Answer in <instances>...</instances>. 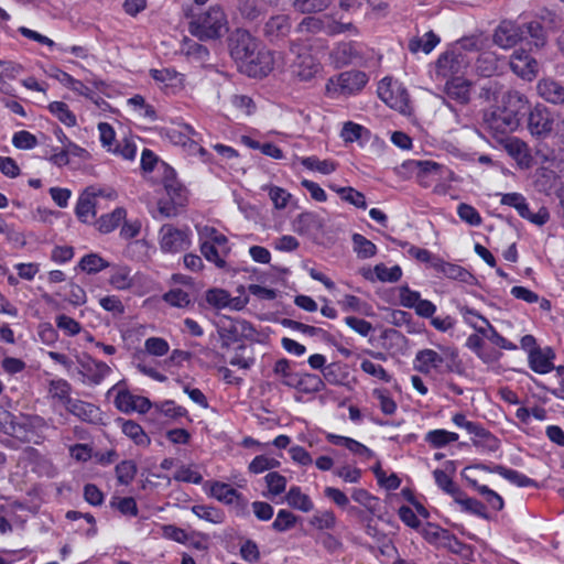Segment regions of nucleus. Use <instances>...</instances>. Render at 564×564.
Wrapping results in <instances>:
<instances>
[{
    "label": "nucleus",
    "mask_w": 564,
    "mask_h": 564,
    "mask_svg": "<svg viewBox=\"0 0 564 564\" xmlns=\"http://www.w3.org/2000/svg\"><path fill=\"white\" fill-rule=\"evenodd\" d=\"M189 18L188 30L200 41L220 39L228 31L227 17L218 6L203 13H192Z\"/></svg>",
    "instance_id": "f257e3e1"
},
{
    "label": "nucleus",
    "mask_w": 564,
    "mask_h": 564,
    "mask_svg": "<svg viewBox=\"0 0 564 564\" xmlns=\"http://www.w3.org/2000/svg\"><path fill=\"white\" fill-rule=\"evenodd\" d=\"M557 112L543 104H536L532 107L527 116V129L530 135L539 142H544L551 138L555 120L557 119Z\"/></svg>",
    "instance_id": "f03ea898"
},
{
    "label": "nucleus",
    "mask_w": 564,
    "mask_h": 564,
    "mask_svg": "<svg viewBox=\"0 0 564 564\" xmlns=\"http://www.w3.org/2000/svg\"><path fill=\"white\" fill-rule=\"evenodd\" d=\"M217 333L221 339V347L229 348L232 344L242 339H252L256 329L251 323L245 319L224 316L217 323Z\"/></svg>",
    "instance_id": "7ed1b4c3"
},
{
    "label": "nucleus",
    "mask_w": 564,
    "mask_h": 564,
    "mask_svg": "<svg viewBox=\"0 0 564 564\" xmlns=\"http://www.w3.org/2000/svg\"><path fill=\"white\" fill-rule=\"evenodd\" d=\"M259 42L251 33L245 29H236L228 37V48L230 56L238 64L239 68L252 57Z\"/></svg>",
    "instance_id": "20e7f679"
},
{
    "label": "nucleus",
    "mask_w": 564,
    "mask_h": 564,
    "mask_svg": "<svg viewBox=\"0 0 564 564\" xmlns=\"http://www.w3.org/2000/svg\"><path fill=\"white\" fill-rule=\"evenodd\" d=\"M536 50L527 51L524 48H517L510 56V68L520 78L532 82L540 73L541 63L535 56Z\"/></svg>",
    "instance_id": "39448f33"
},
{
    "label": "nucleus",
    "mask_w": 564,
    "mask_h": 564,
    "mask_svg": "<svg viewBox=\"0 0 564 564\" xmlns=\"http://www.w3.org/2000/svg\"><path fill=\"white\" fill-rule=\"evenodd\" d=\"M482 127L492 137L498 138L499 135L513 132L518 129L519 124L511 116L507 115V111L499 104L484 111Z\"/></svg>",
    "instance_id": "423d86ee"
},
{
    "label": "nucleus",
    "mask_w": 564,
    "mask_h": 564,
    "mask_svg": "<svg viewBox=\"0 0 564 564\" xmlns=\"http://www.w3.org/2000/svg\"><path fill=\"white\" fill-rule=\"evenodd\" d=\"M444 91L446 95V98L443 99L444 104L454 112H457V109L451 101H455L460 106H465L469 102L470 84L460 76H454L451 80H447Z\"/></svg>",
    "instance_id": "0eeeda50"
},
{
    "label": "nucleus",
    "mask_w": 564,
    "mask_h": 564,
    "mask_svg": "<svg viewBox=\"0 0 564 564\" xmlns=\"http://www.w3.org/2000/svg\"><path fill=\"white\" fill-rule=\"evenodd\" d=\"M379 97L392 109L405 112L409 107V95L399 85L392 84L387 78L382 79L378 87Z\"/></svg>",
    "instance_id": "6e6552de"
},
{
    "label": "nucleus",
    "mask_w": 564,
    "mask_h": 564,
    "mask_svg": "<svg viewBox=\"0 0 564 564\" xmlns=\"http://www.w3.org/2000/svg\"><path fill=\"white\" fill-rule=\"evenodd\" d=\"M551 137L558 149L550 148L546 144H539L535 154L542 163L553 162L558 158L560 153L564 152V116L561 112H557V119L555 120Z\"/></svg>",
    "instance_id": "1a4fd4ad"
},
{
    "label": "nucleus",
    "mask_w": 564,
    "mask_h": 564,
    "mask_svg": "<svg viewBox=\"0 0 564 564\" xmlns=\"http://www.w3.org/2000/svg\"><path fill=\"white\" fill-rule=\"evenodd\" d=\"M0 432L15 437L22 442H30V433L26 420L18 421V417L7 409L0 406Z\"/></svg>",
    "instance_id": "9d476101"
},
{
    "label": "nucleus",
    "mask_w": 564,
    "mask_h": 564,
    "mask_svg": "<svg viewBox=\"0 0 564 564\" xmlns=\"http://www.w3.org/2000/svg\"><path fill=\"white\" fill-rule=\"evenodd\" d=\"M273 67V57L267 50H254L252 57L240 67L241 72L246 73L250 77H263L267 76Z\"/></svg>",
    "instance_id": "9b49d317"
},
{
    "label": "nucleus",
    "mask_w": 564,
    "mask_h": 564,
    "mask_svg": "<svg viewBox=\"0 0 564 564\" xmlns=\"http://www.w3.org/2000/svg\"><path fill=\"white\" fill-rule=\"evenodd\" d=\"M292 30V21L288 14L271 15L262 26V35L271 43L284 40Z\"/></svg>",
    "instance_id": "f8f14e48"
},
{
    "label": "nucleus",
    "mask_w": 564,
    "mask_h": 564,
    "mask_svg": "<svg viewBox=\"0 0 564 564\" xmlns=\"http://www.w3.org/2000/svg\"><path fill=\"white\" fill-rule=\"evenodd\" d=\"M160 245L164 252H180L185 250L189 245V239L186 232L173 227L172 225H163L160 230Z\"/></svg>",
    "instance_id": "ddd939ff"
},
{
    "label": "nucleus",
    "mask_w": 564,
    "mask_h": 564,
    "mask_svg": "<svg viewBox=\"0 0 564 564\" xmlns=\"http://www.w3.org/2000/svg\"><path fill=\"white\" fill-rule=\"evenodd\" d=\"M500 105L507 111V115L520 126L522 117L529 106L527 96L518 90H508L501 96Z\"/></svg>",
    "instance_id": "4468645a"
},
{
    "label": "nucleus",
    "mask_w": 564,
    "mask_h": 564,
    "mask_svg": "<svg viewBox=\"0 0 564 564\" xmlns=\"http://www.w3.org/2000/svg\"><path fill=\"white\" fill-rule=\"evenodd\" d=\"M519 25L522 39H530L531 45L536 52L541 51L546 45L547 34L536 13H534L530 20L519 23Z\"/></svg>",
    "instance_id": "2eb2a0df"
},
{
    "label": "nucleus",
    "mask_w": 564,
    "mask_h": 564,
    "mask_svg": "<svg viewBox=\"0 0 564 564\" xmlns=\"http://www.w3.org/2000/svg\"><path fill=\"white\" fill-rule=\"evenodd\" d=\"M102 195L100 189L87 187L79 196L75 214L83 223H90L96 216V198Z\"/></svg>",
    "instance_id": "dca6fc26"
},
{
    "label": "nucleus",
    "mask_w": 564,
    "mask_h": 564,
    "mask_svg": "<svg viewBox=\"0 0 564 564\" xmlns=\"http://www.w3.org/2000/svg\"><path fill=\"white\" fill-rule=\"evenodd\" d=\"M538 95L547 104L564 106V85L553 78H542L536 85Z\"/></svg>",
    "instance_id": "f3484780"
},
{
    "label": "nucleus",
    "mask_w": 564,
    "mask_h": 564,
    "mask_svg": "<svg viewBox=\"0 0 564 564\" xmlns=\"http://www.w3.org/2000/svg\"><path fill=\"white\" fill-rule=\"evenodd\" d=\"M518 23L503 21L496 29L494 42L502 48H510L523 41Z\"/></svg>",
    "instance_id": "a211bd4d"
},
{
    "label": "nucleus",
    "mask_w": 564,
    "mask_h": 564,
    "mask_svg": "<svg viewBox=\"0 0 564 564\" xmlns=\"http://www.w3.org/2000/svg\"><path fill=\"white\" fill-rule=\"evenodd\" d=\"M336 83L341 94L351 95L365 87L368 76L361 70H347L338 75Z\"/></svg>",
    "instance_id": "6ab92c4d"
},
{
    "label": "nucleus",
    "mask_w": 564,
    "mask_h": 564,
    "mask_svg": "<svg viewBox=\"0 0 564 564\" xmlns=\"http://www.w3.org/2000/svg\"><path fill=\"white\" fill-rule=\"evenodd\" d=\"M79 365L83 376L94 384H99L111 371L106 362L96 360L89 356L84 357L79 361Z\"/></svg>",
    "instance_id": "aec40b11"
},
{
    "label": "nucleus",
    "mask_w": 564,
    "mask_h": 564,
    "mask_svg": "<svg viewBox=\"0 0 564 564\" xmlns=\"http://www.w3.org/2000/svg\"><path fill=\"white\" fill-rule=\"evenodd\" d=\"M66 410L87 423H97L100 420L99 408L82 400H67Z\"/></svg>",
    "instance_id": "412c9836"
},
{
    "label": "nucleus",
    "mask_w": 564,
    "mask_h": 564,
    "mask_svg": "<svg viewBox=\"0 0 564 564\" xmlns=\"http://www.w3.org/2000/svg\"><path fill=\"white\" fill-rule=\"evenodd\" d=\"M293 225L299 234L322 232L325 227V219L316 213L305 212L294 219Z\"/></svg>",
    "instance_id": "4be33fe9"
},
{
    "label": "nucleus",
    "mask_w": 564,
    "mask_h": 564,
    "mask_svg": "<svg viewBox=\"0 0 564 564\" xmlns=\"http://www.w3.org/2000/svg\"><path fill=\"white\" fill-rule=\"evenodd\" d=\"M260 0H237L236 11L243 22L253 24L259 23L265 14V10Z\"/></svg>",
    "instance_id": "5701e85b"
},
{
    "label": "nucleus",
    "mask_w": 564,
    "mask_h": 564,
    "mask_svg": "<svg viewBox=\"0 0 564 564\" xmlns=\"http://www.w3.org/2000/svg\"><path fill=\"white\" fill-rule=\"evenodd\" d=\"M421 534L430 543L441 542L443 546H448L449 549H452L453 545H460L456 536L451 534L448 530L442 529L431 522H427L425 527L422 528Z\"/></svg>",
    "instance_id": "b1692460"
},
{
    "label": "nucleus",
    "mask_w": 564,
    "mask_h": 564,
    "mask_svg": "<svg viewBox=\"0 0 564 564\" xmlns=\"http://www.w3.org/2000/svg\"><path fill=\"white\" fill-rule=\"evenodd\" d=\"M438 74L443 76L457 75L466 67L465 58L462 54L446 52L442 54L436 63Z\"/></svg>",
    "instance_id": "393cba45"
},
{
    "label": "nucleus",
    "mask_w": 564,
    "mask_h": 564,
    "mask_svg": "<svg viewBox=\"0 0 564 564\" xmlns=\"http://www.w3.org/2000/svg\"><path fill=\"white\" fill-rule=\"evenodd\" d=\"M555 354L551 348L533 349L529 354L530 368L538 373H547L554 369Z\"/></svg>",
    "instance_id": "a878e982"
},
{
    "label": "nucleus",
    "mask_w": 564,
    "mask_h": 564,
    "mask_svg": "<svg viewBox=\"0 0 564 564\" xmlns=\"http://www.w3.org/2000/svg\"><path fill=\"white\" fill-rule=\"evenodd\" d=\"M434 269L443 273L446 278L457 280L467 284H474L475 276L465 268L444 261L443 259H435Z\"/></svg>",
    "instance_id": "bb28decb"
},
{
    "label": "nucleus",
    "mask_w": 564,
    "mask_h": 564,
    "mask_svg": "<svg viewBox=\"0 0 564 564\" xmlns=\"http://www.w3.org/2000/svg\"><path fill=\"white\" fill-rule=\"evenodd\" d=\"M116 424L120 427L121 432L129 437L138 446H149L151 438L144 432L142 426L132 420L118 417Z\"/></svg>",
    "instance_id": "cd10ccee"
},
{
    "label": "nucleus",
    "mask_w": 564,
    "mask_h": 564,
    "mask_svg": "<svg viewBox=\"0 0 564 564\" xmlns=\"http://www.w3.org/2000/svg\"><path fill=\"white\" fill-rule=\"evenodd\" d=\"M336 67L354 64L361 58L356 44L352 42L339 43L330 54Z\"/></svg>",
    "instance_id": "c85d7f7f"
},
{
    "label": "nucleus",
    "mask_w": 564,
    "mask_h": 564,
    "mask_svg": "<svg viewBox=\"0 0 564 564\" xmlns=\"http://www.w3.org/2000/svg\"><path fill=\"white\" fill-rule=\"evenodd\" d=\"M444 357L433 349H422L416 352L414 369L427 375L432 369H437L444 362Z\"/></svg>",
    "instance_id": "c756f323"
},
{
    "label": "nucleus",
    "mask_w": 564,
    "mask_h": 564,
    "mask_svg": "<svg viewBox=\"0 0 564 564\" xmlns=\"http://www.w3.org/2000/svg\"><path fill=\"white\" fill-rule=\"evenodd\" d=\"M289 387L304 393H316L325 388L324 380L314 373H300L296 382H289Z\"/></svg>",
    "instance_id": "7c9ffc66"
},
{
    "label": "nucleus",
    "mask_w": 564,
    "mask_h": 564,
    "mask_svg": "<svg viewBox=\"0 0 564 564\" xmlns=\"http://www.w3.org/2000/svg\"><path fill=\"white\" fill-rule=\"evenodd\" d=\"M473 435L474 438L471 442L473 445L477 448L494 453L497 452L500 447V441L480 424L473 433Z\"/></svg>",
    "instance_id": "2f4dec72"
},
{
    "label": "nucleus",
    "mask_w": 564,
    "mask_h": 564,
    "mask_svg": "<svg viewBox=\"0 0 564 564\" xmlns=\"http://www.w3.org/2000/svg\"><path fill=\"white\" fill-rule=\"evenodd\" d=\"M210 496L226 505H231L235 500L243 501V497L228 484L214 481L210 486Z\"/></svg>",
    "instance_id": "473e14b6"
},
{
    "label": "nucleus",
    "mask_w": 564,
    "mask_h": 564,
    "mask_svg": "<svg viewBox=\"0 0 564 564\" xmlns=\"http://www.w3.org/2000/svg\"><path fill=\"white\" fill-rule=\"evenodd\" d=\"M174 172L171 171V174ZM164 187L171 200L176 205H185L187 202V189L173 175H165Z\"/></svg>",
    "instance_id": "72a5a7b5"
},
{
    "label": "nucleus",
    "mask_w": 564,
    "mask_h": 564,
    "mask_svg": "<svg viewBox=\"0 0 564 564\" xmlns=\"http://www.w3.org/2000/svg\"><path fill=\"white\" fill-rule=\"evenodd\" d=\"M294 74L301 80H310L318 70V65L314 62L312 55H299L294 63Z\"/></svg>",
    "instance_id": "f704fd0d"
},
{
    "label": "nucleus",
    "mask_w": 564,
    "mask_h": 564,
    "mask_svg": "<svg viewBox=\"0 0 564 564\" xmlns=\"http://www.w3.org/2000/svg\"><path fill=\"white\" fill-rule=\"evenodd\" d=\"M539 20L541 21L545 33L554 32L560 30L564 25V18L561 13L556 11L542 8L535 12Z\"/></svg>",
    "instance_id": "c9c22d12"
},
{
    "label": "nucleus",
    "mask_w": 564,
    "mask_h": 564,
    "mask_svg": "<svg viewBox=\"0 0 564 564\" xmlns=\"http://www.w3.org/2000/svg\"><path fill=\"white\" fill-rule=\"evenodd\" d=\"M463 311L465 312V314H473V316H476L477 318L481 319L484 322L485 325H487L489 327V336H488V339L495 344L496 346L500 347V348H503V349H508V350H513L517 348V346L510 341H508L503 336H501L492 326L491 324L489 323V321L487 318H485L484 316H481L480 314H478L477 312H475L473 308H469L467 306L463 307Z\"/></svg>",
    "instance_id": "e433bc0d"
},
{
    "label": "nucleus",
    "mask_w": 564,
    "mask_h": 564,
    "mask_svg": "<svg viewBox=\"0 0 564 564\" xmlns=\"http://www.w3.org/2000/svg\"><path fill=\"white\" fill-rule=\"evenodd\" d=\"M127 212L122 207L116 208L112 213L102 215L97 220V228L102 234H108L117 228L121 220L126 218Z\"/></svg>",
    "instance_id": "4c0bfd02"
},
{
    "label": "nucleus",
    "mask_w": 564,
    "mask_h": 564,
    "mask_svg": "<svg viewBox=\"0 0 564 564\" xmlns=\"http://www.w3.org/2000/svg\"><path fill=\"white\" fill-rule=\"evenodd\" d=\"M454 499L458 505L462 506L464 511L476 514L485 520L490 519L488 512L486 511V506L481 501L475 498L465 497L463 491H460Z\"/></svg>",
    "instance_id": "58836bf2"
},
{
    "label": "nucleus",
    "mask_w": 564,
    "mask_h": 564,
    "mask_svg": "<svg viewBox=\"0 0 564 564\" xmlns=\"http://www.w3.org/2000/svg\"><path fill=\"white\" fill-rule=\"evenodd\" d=\"M327 19L326 17H306L299 23L296 31L299 33H324L327 35Z\"/></svg>",
    "instance_id": "ea45409f"
},
{
    "label": "nucleus",
    "mask_w": 564,
    "mask_h": 564,
    "mask_svg": "<svg viewBox=\"0 0 564 564\" xmlns=\"http://www.w3.org/2000/svg\"><path fill=\"white\" fill-rule=\"evenodd\" d=\"M494 469L496 470V474H499L505 479L517 485L518 487L538 486L535 480L527 477L525 475L519 473L518 470L507 468L502 465H494Z\"/></svg>",
    "instance_id": "a19ab883"
},
{
    "label": "nucleus",
    "mask_w": 564,
    "mask_h": 564,
    "mask_svg": "<svg viewBox=\"0 0 564 564\" xmlns=\"http://www.w3.org/2000/svg\"><path fill=\"white\" fill-rule=\"evenodd\" d=\"M285 499L292 508L299 509L303 512H308L313 509L312 500L307 495L301 491L300 487H291Z\"/></svg>",
    "instance_id": "79ce46f5"
},
{
    "label": "nucleus",
    "mask_w": 564,
    "mask_h": 564,
    "mask_svg": "<svg viewBox=\"0 0 564 564\" xmlns=\"http://www.w3.org/2000/svg\"><path fill=\"white\" fill-rule=\"evenodd\" d=\"M354 251L359 259H369L376 256L377 247L360 234H354L351 237Z\"/></svg>",
    "instance_id": "37998d69"
},
{
    "label": "nucleus",
    "mask_w": 564,
    "mask_h": 564,
    "mask_svg": "<svg viewBox=\"0 0 564 564\" xmlns=\"http://www.w3.org/2000/svg\"><path fill=\"white\" fill-rule=\"evenodd\" d=\"M440 42V37L432 31L424 34L423 37L412 39L409 43V50L413 53L423 51L429 54Z\"/></svg>",
    "instance_id": "c03bdc74"
},
{
    "label": "nucleus",
    "mask_w": 564,
    "mask_h": 564,
    "mask_svg": "<svg viewBox=\"0 0 564 564\" xmlns=\"http://www.w3.org/2000/svg\"><path fill=\"white\" fill-rule=\"evenodd\" d=\"M80 270L88 274H95L109 267V263L97 253H89L82 258L78 263Z\"/></svg>",
    "instance_id": "a18cd8bd"
},
{
    "label": "nucleus",
    "mask_w": 564,
    "mask_h": 564,
    "mask_svg": "<svg viewBox=\"0 0 564 564\" xmlns=\"http://www.w3.org/2000/svg\"><path fill=\"white\" fill-rule=\"evenodd\" d=\"M458 440V434L446 430H433L425 435V441L434 448H441Z\"/></svg>",
    "instance_id": "49530a36"
},
{
    "label": "nucleus",
    "mask_w": 564,
    "mask_h": 564,
    "mask_svg": "<svg viewBox=\"0 0 564 564\" xmlns=\"http://www.w3.org/2000/svg\"><path fill=\"white\" fill-rule=\"evenodd\" d=\"M281 324L284 327L302 332L303 334L308 336H318L322 337L323 339H326L329 336V334L323 328L311 326L291 318H283L281 321Z\"/></svg>",
    "instance_id": "de8ad7c7"
},
{
    "label": "nucleus",
    "mask_w": 564,
    "mask_h": 564,
    "mask_svg": "<svg viewBox=\"0 0 564 564\" xmlns=\"http://www.w3.org/2000/svg\"><path fill=\"white\" fill-rule=\"evenodd\" d=\"M132 282L131 270L128 267L115 268L109 279V283L117 290H127L131 288Z\"/></svg>",
    "instance_id": "09e8293b"
},
{
    "label": "nucleus",
    "mask_w": 564,
    "mask_h": 564,
    "mask_svg": "<svg viewBox=\"0 0 564 564\" xmlns=\"http://www.w3.org/2000/svg\"><path fill=\"white\" fill-rule=\"evenodd\" d=\"M48 110L67 127L76 124V116L69 110L65 102L53 101L48 105Z\"/></svg>",
    "instance_id": "8fccbe9b"
},
{
    "label": "nucleus",
    "mask_w": 564,
    "mask_h": 564,
    "mask_svg": "<svg viewBox=\"0 0 564 564\" xmlns=\"http://www.w3.org/2000/svg\"><path fill=\"white\" fill-rule=\"evenodd\" d=\"M301 164L308 170L318 171L322 174H330L337 164L332 160H319L317 156H307L301 160Z\"/></svg>",
    "instance_id": "3c124183"
},
{
    "label": "nucleus",
    "mask_w": 564,
    "mask_h": 564,
    "mask_svg": "<svg viewBox=\"0 0 564 564\" xmlns=\"http://www.w3.org/2000/svg\"><path fill=\"white\" fill-rule=\"evenodd\" d=\"M501 204L513 207L522 218L529 216V205L525 198L519 193L502 194Z\"/></svg>",
    "instance_id": "603ef678"
},
{
    "label": "nucleus",
    "mask_w": 564,
    "mask_h": 564,
    "mask_svg": "<svg viewBox=\"0 0 564 564\" xmlns=\"http://www.w3.org/2000/svg\"><path fill=\"white\" fill-rule=\"evenodd\" d=\"M150 74L154 80L162 83L165 88L176 87L181 84L180 74L173 69H151Z\"/></svg>",
    "instance_id": "864d4df0"
},
{
    "label": "nucleus",
    "mask_w": 564,
    "mask_h": 564,
    "mask_svg": "<svg viewBox=\"0 0 564 564\" xmlns=\"http://www.w3.org/2000/svg\"><path fill=\"white\" fill-rule=\"evenodd\" d=\"M192 511L198 518L212 523H221L224 521V512L212 506L195 505L192 507Z\"/></svg>",
    "instance_id": "5fc2aeb1"
},
{
    "label": "nucleus",
    "mask_w": 564,
    "mask_h": 564,
    "mask_svg": "<svg viewBox=\"0 0 564 564\" xmlns=\"http://www.w3.org/2000/svg\"><path fill=\"white\" fill-rule=\"evenodd\" d=\"M330 188L336 191L340 195V197L344 200L348 202L349 204H351L358 208H362V209L367 208L365 195L362 193L356 191L355 188H352V187H335V186H330Z\"/></svg>",
    "instance_id": "6e6d98bb"
},
{
    "label": "nucleus",
    "mask_w": 564,
    "mask_h": 564,
    "mask_svg": "<svg viewBox=\"0 0 564 564\" xmlns=\"http://www.w3.org/2000/svg\"><path fill=\"white\" fill-rule=\"evenodd\" d=\"M375 274L377 279L381 282H397L402 276V270L399 265H393L392 268L386 267L383 263H379L375 265Z\"/></svg>",
    "instance_id": "4d7b16f0"
},
{
    "label": "nucleus",
    "mask_w": 564,
    "mask_h": 564,
    "mask_svg": "<svg viewBox=\"0 0 564 564\" xmlns=\"http://www.w3.org/2000/svg\"><path fill=\"white\" fill-rule=\"evenodd\" d=\"M330 0H294L293 7L301 13H313L325 10Z\"/></svg>",
    "instance_id": "13d9d810"
},
{
    "label": "nucleus",
    "mask_w": 564,
    "mask_h": 564,
    "mask_svg": "<svg viewBox=\"0 0 564 564\" xmlns=\"http://www.w3.org/2000/svg\"><path fill=\"white\" fill-rule=\"evenodd\" d=\"M137 474V465L132 460H122L116 466L117 479L121 485H129Z\"/></svg>",
    "instance_id": "bf43d9fd"
},
{
    "label": "nucleus",
    "mask_w": 564,
    "mask_h": 564,
    "mask_svg": "<svg viewBox=\"0 0 564 564\" xmlns=\"http://www.w3.org/2000/svg\"><path fill=\"white\" fill-rule=\"evenodd\" d=\"M473 486L476 487L477 491L485 498L487 503L496 511H500L503 508V499L496 491L491 490L485 485H478L473 481Z\"/></svg>",
    "instance_id": "052dcab7"
},
{
    "label": "nucleus",
    "mask_w": 564,
    "mask_h": 564,
    "mask_svg": "<svg viewBox=\"0 0 564 564\" xmlns=\"http://www.w3.org/2000/svg\"><path fill=\"white\" fill-rule=\"evenodd\" d=\"M280 466V462L265 455L256 456L249 464V471L261 474L265 470L274 469Z\"/></svg>",
    "instance_id": "680f3d73"
},
{
    "label": "nucleus",
    "mask_w": 564,
    "mask_h": 564,
    "mask_svg": "<svg viewBox=\"0 0 564 564\" xmlns=\"http://www.w3.org/2000/svg\"><path fill=\"white\" fill-rule=\"evenodd\" d=\"M505 148L511 156L521 162L529 158L528 144L518 138L508 139Z\"/></svg>",
    "instance_id": "e2e57ef3"
},
{
    "label": "nucleus",
    "mask_w": 564,
    "mask_h": 564,
    "mask_svg": "<svg viewBox=\"0 0 564 564\" xmlns=\"http://www.w3.org/2000/svg\"><path fill=\"white\" fill-rule=\"evenodd\" d=\"M324 379L333 386L343 384L344 380L347 378V373L343 371V367L340 364L333 362L326 366L323 369Z\"/></svg>",
    "instance_id": "0e129e2a"
},
{
    "label": "nucleus",
    "mask_w": 564,
    "mask_h": 564,
    "mask_svg": "<svg viewBox=\"0 0 564 564\" xmlns=\"http://www.w3.org/2000/svg\"><path fill=\"white\" fill-rule=\"evenodd\" d=\"M459 218L470 226H479L482 223L480 214L469 204L460 203L457 207Z\"/></svg>",
    "instance_id": "69168bd1"
},
{
    "label": "nucleus",
    "mask_w": 564,
    "mask_h": 564,
    "mask_svg": "<svg viewBox=\"0 0 564 564\" xmlns=\"http://www.w3.org/2000/svg\"><path fill=\"white\" fill-rule=\"evenodd\" d=\"M435 482L446 494L452 495L454 498L462 491L452 480V478L442 469L433 471Z\"/></svg>",
    "instance_id": "338daca9"
},
{
    "label": "nucleus",
    "mask_w": 564,
    "mask_h": 564,
    "mask_svg": "<svg viewBox=\"0 0 564 564\" xmlns=\"http://www.w3.org/2000/svg\"><path fill=\"white\" fill-rule=\"evenodd\" d=\"M296 520V516L282 509L278 512L276 518L272 523V528L278 532H284L292 529L295 525Z\"/></svg>",
    "instance_id": "774afa93"
}]
</instances>
